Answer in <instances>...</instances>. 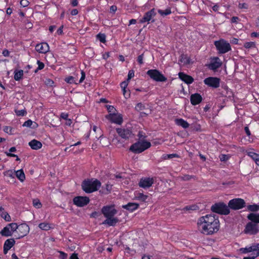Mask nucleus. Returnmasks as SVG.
<instances>
[{
  "mask_svg": "<svg viewBox=\"0 0 259 259\" xmlns=\"http://www.w3.org/2000/svg\"><path fill=\"white\" fill-rule=\"evenodd\" d=\"M179 77L182 80H183L187 84H191L194 81V79L192 78V77L188 75H187L183 72H180L179 73Z\"/></svg>",
  "mask_w": 259,
  "mask_h": 259,
  "instance_id": "5701e85b",
  "label": "nucleus"
},
{
  "mask_svg": "<svg viewBox=\"0 0 259 259\" xmlns=\"http://www.w3.org/2000/svg\"><path fill=\"white\" fill-rule=\"evenodd\" d=\"M33 204L34 207L37 208H40L41 207V204L39 200L38 199H34L33 200Z\"/></svg>",
  "mask_w": 259,
  "mask_h": 259,
  "instance_id": "37998d69",
  "label": "nucleus"
},
{
  "mask_svg": "<svg viewBox=\"0 0 259 259\" xmlns=\"http://www.w3.org/2000/svg\"><path fill=\"white\" fill-rule=\"evenodd\" d=\"M127 81L130 80L134 76V71L133 70H130L128 73Z\"/></svg>",
  "mask_w": 259,
  "mask_h": 259,
  "instance_id": "3c124183",
  "label": "nucleus"
},
{
  "mask_svg": "<svg viewBox=\"0 0 259 259\" xmlns=\"http://www.w3.org/2000/svg\"><path fill=\"white\" fill-rule=\"evenodd\" d=\"M202 97L197 93L192 94L190 97L191 103L193 105L199 104L202 101Z\"/></svg>",
  "mask_w": 259,
  "mask_h": 259,
  "instance_id": "b1692460",
  "label": "nucleus"
},
{
  "mask_svg": "<svg viewBox=\"0 0 259 259\" xmlns=\"http://www.w3.org/2000/svg\"><path fill=\"white\" fill-rule=\"evenodd\" d=\"M122 92H123V94L125 98L127 99L130 97V94H129V93L126 94V88L123 89Z\"/></svg>",
  "mask_w": 259,
  "mask_h": 259,
  "instance_id": "052dcab7",
  "label": "nucleus"
},
{
  "mask_svg": "<svg viewBox=\"0 0 259 259\" xmlns=\"http://www.w3.org/2000/svg\"><path fill=\"white\" fill-rule=\"evenodd\" d=\"M245 206V201L241 198H235L231 199L228 203L229 207L234 210L241 209Z\"/></svg>",
  "mask_w": 259,
  "mask_h": 259,
  "instance_id": "0eeeda50",
  "label": "nucleus"
},
{
  "mask_svg": "<svg viewBox=\"0 0 259 259\" xmlns=\"http://www.w3.org/2000/svg\"><path fill=\"white\" fill-rule=\"evenodd\" d=\"M60 253L61 255L62 259H66L67 256L66 253L63 251H60Z\"/></svg>",
  "mask_w": 259,
  "mask_h": 259,
  "instance_id": "338daca9",
  "label": "nucleus"
},
{
  "mask_svg": "<svg viewBox=\"0 0 259 259\" xmlns=\"http://www.w3.org/2000/svg\"><path fill=\"white\" fill-rule=\"evenodd\" d=\"M175 123L180 126L184 128H188L190 124L189 123L182 118H177L175 120Z\"/></svg>",
  "mask_w": 259,
  "mask_h": 259,
  "instance_id": "bb28decb",
  "label": "nucleus"
},
{
  "mask_svg": "<svg viewBox=\"0 0 259 259\" xmlns=\"http://www.w3.org/2000/svg\"><path fill=\"white\" fill-rule=\"evenodd\" d=\"M198 207L196 205H190L187 206L184 208V209L186 210H196Z\"/></svg>",
  "mask_w": 259,
  "mask_h": 259,
  "instance_id": "09e8293b",
  "label": "nucleus"
},
{
  "mask_svg": "<svg viewBox=\"0 0 259 259\" xmlns=\"http://www.w3.org/2000/svg\"><path fill=\"white\" fill-rule=\"evenodd\" d=\"M128 81H122L121 83H120V87L121 88H122V89H124V88H126L128 85Z\"/></svg>",
  "mask_w": 259,
  "mask_h": 259,
  "instance_id": "6e6d98bb",
  "label": "nucleus"
},
{
  "mask_svg": "<svg viewBox=\"0 0 259 259\" xmlns=\"http://www.w3.org/2000/svg\"><path fill=\"white\" fill-rule=\"evenodd\" d=\"M145 109V106L142 103H138L135 107V109L138 111H141Z\"/></svg>",
  "mask_w": 259,
  "mask_h": 259,
  "instance_id": "ea45409f",
  "label": "nucleus"
},
{
  "mask_svg": "<svg viewBox=\"0 0 259 259\" xmlns=\"http://www.w3.org/2000/svg\"><path fill=\"white\" fill-rule=\"evenodd\" d=\"M70 259H78L77 254L76 253H73L70 257Z\"/></svg>",
  "mask_w": 259,
  "mask_h": 259,
  "instance_id": "774afa93",
  "label": "nucleus"
},
{
  "mask_svg": "<svg viewBox=\"0 0 259 259\" xmlns=\"http://www.w3.org/2000/svg\"><path fill=\"white\" fill-rule=\"evenodd\" d=\"M154 183V180L152 178L145 177L140 179L139 185L140 187L146 189L150 187Z\"/></svg>",
  "mask_w": 259,
  "mask_h": 259,
  "instance_id": "2eb2a0df",
  "label": "nucleus"
},
{
  "mask_svg": "<svg viewBox=\"0 0 259 259\" xmlns=\"http://www.w3.org/2000/svg\"><path fill=\"white\" fill-rule=\"evenodd\" d=\"M0 216L4 219L6 222H11V218L7 212L4 211V208L0 207Z\"/></svg>",
  "mask_w": 259,
  "mask_h": 259,
  "instance_id": "c85d7f7f",
  "label": "nucleus"
},
{
  "mask_svg": "<svg viewBox=\"0 0 259 259\" xmlns=\"http://www.w3.org/2000/svg\"><path fill=\"white\" fill-rule=\"evenodd\" d=\"M151 146V143L147 141H138L132 144L129 150L134 153L139 154L148 149Z\"/></svg>",
  "mask_w": 259,
  "mask_h": 259,
  "instance_id": "7ed1b4c3",
  "label": "nucleus"
},
{
  "mask_svg": "<svg viewBox=\"0 0 259 259\" xmlns=\"http://www.w3.org/2000/svg\"><path fill=\"white\" fill-rule=\"evenodd\" d=\"M118 219L114 217L106 218V219L102 223L103 225H107L108 226H114L118 222Z\"/></svg>",
  "mask_w": 259,
  "mask_h": 259,
  "instance_id": "4be33fe9",
  "label": "nucleus"
},
{
  "mask_svg": "<svg viewBox=\"0 0 259 259\" xmlns=\"http://www.w3.org/2000/svg\"><path fill=\"white\" fill-rule=\"evenodd\" d=\"M16 175L17 178L22 182L25 179V176L22 169L17 170L16 171Z\"/></svg>",
  "mask_w": 259,
  "mask_h": 259,
  "instance_id": "2f4dec72",
  "label": "nucleus"
},
{
  "mask_svg": "<svg viewBox=\"0 0 259 259\" xmlns=\"http://www.w3.org/2000/svg\"><path fill=\"white\" fill-rule=\"evenodd\" d=\"M97 38L101 42H105L106 41V36L104 34L99 33L97 35Z\"/></svg>",
  "mask_w": 259,
  "mask_h": 259,
  "instance_id": "a19ab883",
  "label": "nucleus"
},
{
  "mask_svg": "<svg viewBox=\"0 0 259 259\" xmlns=\"http://www.w3.org/2000/svg\"><path fill=\"white\" fill-rule=\"evenodd\" d=\"M117 212L113 205L104 206L102 208V212L105 218L114 217L117 213Z\"/></svg>",
  "mask_w": 259,
  "mask_h": 259,
  "instance_id": "1a4fd4ad",
  "label": "nucleus"
},
{
  "mask_svg": "<svg viewBox=\"0 0 259 259\" xmlns=\"http://www.w3.org/2000/svg\"><path fill=\"white\" fill-rule=\"evenodd\" d=\"M257 256H256V254L254 253V254H251V256L244 257L243 259H255Z\"/></svg>",
  "mask_w": 259,
  "mask_h": 259,
  "instance_id": "680f3d73",
  "label": "nucleus"
},
{
  "mask_svg": "<svg viewBox=\"0 0 259 259\" xmlns=\"http://www.w3.org/2000/svg\"><path fill=\"white\" fill-rule=\"evenodd\" d=\"M74 205L78 207H83L90 202V199L87 196H76L73 199Z\"/></svg>",
  "mask_w": 259,
  "mask_h": 259,
  "instance_id": "9d476101",
  "label": "nucleus"
},
{
  "mask_svg": "<svg viewBox=\"0 0 259 259\" xmlns=\"http://www.w3.org/2000/svg\"><path fill=\"white\" fill-rule=\"evenodd\" d=\"M211 210L214 212L224 215L228 214L230 213L229 206L224 203H218L212 205Z\"/></svg>",
  "mask_w": 259,
  "mask_h": 259,
  "instance_id": "39448f33",
  "label": "nucleus"
},
{
  "mask_svg": "<svg viewBox=\"0 0 259 259\" xmlns=\"http://www.w3.org/2000/svg\"><path fill=\"white\" fill-rule=\"evenodd\" d=\"M156 15V13L155 9L154 8L152 9L151 10L145 13L143 17L140 20V22L141 23L145 22L149 23L150 21Z\"/></svg>",
  "mask_w": 259,
  "mask_h": 259,
  "instance_id": "4468645a",
  "label": "nucleus"
},
{
  "mask_svg": "<svg viewBox=\"0 0 259 259\" xmlns=\"http://www.w3.org/2000/svg\"><path fill=\"white\" fill-rule=\"evenodd\" d=\"M197 226L201 233L211 235L219 231L220 222L218 218L214 215L206 214L198 219Z\"/></svg>",
  "mask_w": 259,
  "mask_h": 259,
  "instance_id": "f257e3e1",
  "label": "nucleus"
},
{
  "mask_svg": "<svg viewBox=\"0 0 259 259\" xmlns=\"http://www.w3.org/2000/svg\"><path fill=\"white\" fill-rule=\"evenodd\" d=\"M2 54L5 57H8L10 55V52L8 50L5 49L3 51Z\"/></svg>",
  "mask_w": 259,
  "mask_h": 259,
  "instance_id": "bf43d9fd",
  "label": "nucleus"
},
{
  "mask_svg": "<svg viewBox=\"0 0 259 259\" xmlns=\"http://www.w3.org/2000/svg\"><path fill=\"white\" fill-rule=\"evenodd\" d=\"M158 13L162 16H165L170 14L171 13V11L170 8H167L165 10L159 9L158 10Z\"/></svg>",
  "mask_w": 259,
  "mask_h": 259,
  "instance_id": "c9c22d12",
  "label": "nucleus"
},
{
  "mask_svg": "<svg viewBox=\"0 0 259 259\" xmlns=\"http://www.w3.org/2000/svg\"><path fill=\"white\" fill-rule=\"evenodd\" d=\"M17 232L19 233V238H22L26 236L29 232V227L26 224H21L18 225L16 224Z\"/></svg>",
  "mask_w": 259,
  "mask_h": 259,
  "instance_id": "ddd939ff",
  "label": "nucleus"
},
{
  "mask_svg": "<svg viewBox=\"0 0 259 259\" xmlns=\"http://www.w3.org/2000/svg\"><path fill=\"white\" fill-rule=\"evenodd\" d=\"M147 74L149 75L151 79L156 81L164 82L167 80V78L157 69L149 70L147 72Z\"/></svg>",
  "mask_w": 259,
  "mask_h": 259,
  "instance_id": "423d86ee",
  "label": "nucleus"
},
{
  "mask_svg": "<svg viewBox=\"0 0 259 259\" xmlns=\"http://www.w3.org/2000/svg\"><path fill=\"white\" fill-rule=\"evenodd\" d=\"M101 183L97 179H88L83 181L81 187L82 190L87 193L97 191L101 187Z\"/></svg>",
  "mask_w": 259,
  "mask_h": 259,
  "instance_id": "f03ea898",
  "label": "nucleus"
},
{
  "mask_svg": "<svg viewBox=\"0 0 259 259\" xmlns=\"http://www.w3.org/2000/svg\"><path fill=\"white\" fill-rule=\"evenodd\" d=\"M138 137H139V140H145V138L147 137L146 134L143 131H140L138 133Z\"/></svg>",
  "mask_w": 259,
  "mask_h": 259,
  "instance_id": "79ce46f5",
  "label": "nucleus"
},
{
  "mask_svg": "<svg viewBox=\"0 0 259 259\" xmlns=\"http://www.w3.org/2000/svg\"><path fill=\"white\" fill-rule=\"evenodd\" d=\"M35 50L40 53H46L49 50V46L46 42L37 44L35 46Z\"/></svg>",
  "mask_w": 259,
  "mask_h": 259,
  "instance_id": "412c9836",
  "label": "nucleus"
},
{
  "mask_svg": "<svg viewBox=\"0 0 259 259\" xmlns=\"http://www.w3.org/2000/svg\"><path fill=\"white\" fill-rule=\"evenodd\" d=\"M139 206V204L136 203L130 202L126 205H123V208L131 211H133L137 209Z\"/></svg>",
  "mask_w": 259,
  "mask_h": 259,
  "instance_id": "cd10ccee",
  "label": "nucleus"
},
{
  "mask_svg": "<svg viewBox=\"0 0 259 259\" xmlns=\"http://www.w3.org/2000/svg\"><path fill=\"white\" fill-rule=\"evenodd\" d=\"M247 155L250 157L254 161L258 157L259 154H257L253 152L250 151L247 153Z\"/></svg>",
  "mask_w": 259,
  "mask_h": 259,
  "instance_id": "58836bf2",
  "label": "nucleus"
},
{
  "mask_svg": "<svg viewBox=\"0 0 259 259\" xmlns=\"http://www.w3.org/2000/svg\"><path fill=\"white\" fill-rule=\"evenodd\" d=\"M5 153L8 157H16V161H20V159L18 157V156L17 155H15V154H13V153H11L8 152H5Z\"/></svg>",
  "mask_w": 259,
  "mask_h": 259,
  "instance_id": "49530a36",
  "label": "nucleus"
},
{
  "mask_svg": "<svg viewBox=\"0 0 259 259\" xmlns=\"http://www.w3.org/2000/svg\"><path fill=\"white\" fill-rule=\"evenodd\" d=\"M247 219L255 223H259V213H250L247 216Z\"/></svg>",
  "mask_w": 259,
  "mask_h": 259,
  "instance_id": "c756f323",
  "label": "nucleus"
},
{
  "mask_svg": "<svg viewBox=\"0 0 259 259\" xmlns=\"http://www.w3.org/2000/svg\"><path fill=\"white\" fill-rule=\"evenodd\" d=\"M244 47L246 49H250L255 48V43L253 41L246 42L244 44Z\"/></svg>",
  "mask_w": 259,
  "mask_h": 259,
  "instance_id": "4c0bfd02",
  "label": "nucleus"
},
{
  "mask_svg": "<svg viewBox=\"0 0 259 259\" xmlns=\"http://www.w3.org/2000/svg\"><path fill=\"white\" fill-rule=\"evenodd\" d=\"M106 118L110 120L111 122L121 124L123 122L122 116L120 114H109L106 115Z\"/></svg>",
  "mask_w": 259,
  "mask_h": 259,
  "instance_id": "dca6fc26",
  "label": "nucleus"
},
{
  "mask_svg": "<svg viewBox=\"0 0 259 259\" xmlns=\"http://www.w3.org/2000/svg\"><path fill=\"white\" fill-rule=\"evenodd\" d=\"M247 208L249 210L251 211H257L259 210V205L252 204L249 205L247 206Z\"/></svg>",
  "mask_w": 259,
  "mask_h": 259,
  "instance_id": "e433bc0d",
  "label": "nucleus"
},
{
  "mask_svg": "<svg viewBox=\"0 0 259 259\" xmlns=\"http://www.w3.org/2000/svg\"><path fill=\"white\" fill-rule=\"evenodd\" d=\"M29 4V2L27 0H21L20 1V5L23 7H27Z\"/></svg>",
  "mask_w": 259,
  "mask_h": 259,
  "instance_id": "603ef678",
  "label": "nucleus"
},
{
  "mask_svg": "<svg viewBox=\"0 0 259 259\" xmlns=\"http://www.w3.org/2000/svg\"><path fill=\"white\" fill-rule=\"evenodd\" d=\"M23 126L26 127H32V128H35L38 126L36 122H33L31 120L29 119L24 122L23 124Z\"/></svg>",
  "mask_w": 259,
  "mask_h": 259,
  "instance_id": "f704fd0d",
  "label": "nucleus"
},
{
  "mask_svg": "<svg viewBox=\"0 0 259 259\" xmlns=\"http://www.w3.org/2000/svg\"><path fill=\"white\" fill-rule=\"evenodd\" d=\"M110 10L111 12H112L113 13L115 12V11L117 10V7L116 6L113 5L110 7Z\"/></svg>",
  "mask_w": 259,
  "mask_h": 259,
  "instance_id": "69168bd1",
  "label": "nucleus"
},
{
  "mask_svg": "<svg viewBox=\"0 0 259 259\" xmlns=\"http://www.w3.org/2000/svg\"><path fill=\"white\" fill-rule=\"evenodd\" d=\"M214 45L219 54H225L231 50L230 44L223 39L215 41Z\"/></svg>",
  "mask_w": 259,
  "mask_h": 259,
  "instance_id": "20e7f679",
  "label": "nucleus"
},
{
  "mask_svg": "<svg viewBox=\"0 0 259 259\" xmlns=\"http://www.w3.org/2000/svg\"><path fill=\"white\" fill-rule=\"evenodd\" d=\"M222 63L219 57H213L211 58L210 63L208 65V67L212 70H215L221 66Z\"/></svg>",
  "mask_w": 259,
  "mask_h": 259,
  "instance_id": "6ab92c4d",
  "label": "nucleus"
},
{
  "mask_svg": "<svg viewBox=\"0 0 259 259\" xmlns=\"http://www.w3.org/2000/svg\"><path fill=\"white\" fill-rule=\"evenodd\" d=\"M15 241L13 238L6 240L4 244V253L6 254L8 251L14 246Z\"/></svg>",
  "mask_w": 259,
  "mask_h": 259,
  "instance_id": "aec40b11",
  "label": "nucleus"
},
{
  "mask_svg": "<svg viewBox=\"0 0 259 259\" xmlns=\"http://www.w3.org/2000/svg\"><path fill=\"white\" fill-rule=\"evenodd\" d=\"M116 132L121 138L125 140L131 137L132 135V131L127 128H117Z\"/></svg>",
  "mask_w": 259,
  "mask_h": 259,
  "instance_id": "a211bd4d",
  "label": "nucleus"
},
{
  "mask_svg": "<svg viewBox=\"0 0 259 259\" xmlns=\"http://www.w3.org/2000/svg\"><path fill=\"white\" fill-rule=\"evenodd\" d=\"M78 10L76 9H73L71 10L70 14L72 16L76 15L78 14Z\"/></svg>",
  "mask_w": 259,
  "mask_h": 259,
  "instance_id": "e2e57ef3",
  "label": "nucleus"
},
{
  "mask_svg": "<svg viewBox=\"0 0 259 259\" xmlns=\"http://www.w3.org/2000/svg\"><path fill=\"white\" fill-rule=\"evenodd\" d=\"M15 113L18 116H23L26 114V111L25 110H16Z\"/></svg>",
  "mask_w": 259,
  "mask_h": 259,
  "instance_id": "c03bdc74",
  "label": "nucleus"
},
{
  "mask_svg": "<svg viewBox=\"0 0 259 259\" xmlns=\"http://www.w3.org/2000/svg\"><path fill=\"white\" fill-rule=\"evenodd\" d=\"M245 233L250 235H254L256 234L258 231V225L256 224L252 223H248L247 224L244 230Z\"/></svg>",
  "mask_w": 259,
  "mask_h": 259,
  "instance_id": "f3484780",
  "label": "nucleus"
},
{
  "mask_svg": "<svg viewBox=\"0 0 259 259\" xmlns=\"http://www.w3.org/2000/svg\"><path fill=\"white\" fill-rule=\"evenodd\" d=\"M112 185L110 184H107L106 185V190L107 191V193H109L110 192L112 189Z\"/></svg>",
  "mask_w": 259,
  "mask_h": 259,
  "instance_id": "5fc2aeb1",
  "label": "nucleus"
},
{
  "mask_svg": "<svg viewBox=\"0 0 259 259\" xmlns=\"http://www.w3.org/2000/svg\"><path fill=\"white\" fill-rule=\"evenodd\" d=\"M85 77V74L83 71H81V77L78 81H77V78L75 76H68L65 78V81L69 84H77L81 83L84 80Z\"/></svg>",
  "mask_w": 259,
  "mask_h": 259,
  "instance_id": "9b49d317",
  "label": "nucleus"
},
{
  "mask_svg": "<svg viewBox=\"0 0 259 259\" xmlns=\"http://www.w3.org/2000/svg\"><path fill=\"white\" fill-rule=\"evenodd\" d=\"M148 197V195L142 193L137 192L135 193V199L142 202H145Z\"/></svg>",
  "mask_w": 259,
  "mask_h": 259,
  "instance_id": "7c9ffc66",
  "label": "nucleus"
},
{
  "mask_svg": "<svg viewBox=\"0 0 259 259\" xmlns=\"http://www.w3.org/2000/svg\"><path fill=\"white\" fill-rule=\"evenodd\" d=\"M240 251L242 253L252 252L251 254H254V252H255L254 243H252L251 245L247 246L244 248H241Z\"/></svg>",
  "mask_w": 259,
  "mask_h": 259,
  "instance_id": "a878e982",
  "label": "nucleus"
},
{
  "mask_svg": "<svg viewBox=\"0 0 259 259\" xmlns=\"http://www.w3.org/2000/svg\"><path fill=\"white\" fill-rule=\"evenodd\" d=\"M178 155L176 154H167L165 156V158L170 159L174 157H178Z\"/></svg>",
  "mask_w": 259,
  "mask_h": 259,
  "instance_id": "4d7b16f0",
  "label": "nucleus"
},
{
  "mask_svg": "<svg viewBox=\"0 0 259 259\" xmlns=\"http://www.w3.org/2000/svg\"><path fill=\"white\" fill-rule=\"evenodd\" d=\"M255 252H254L256 254V256H259V243H254Z\"/></svg>",
  "mask_w": 259,
  "mask_h": 259,
  "instance_id": "de8ad7c7",
  "label": "nucleus"
},
{
  "mask_svg": "<svg viewBox=\"0 0 259 259\" xmlns=\"http://www.w3.org/2000/svg\"><path fill=\"white\" fill-rule=\"evenodd\" d=\"M204 83L209 87L217 88L220 86V79L217 77H209L204 80Z\"/></svg>",
  "mask_w": 259,
  "mask_h": 259,
  "instance_id": "f8f14e48",
  "label": "nucleus"
},
{
  "mask_svg": "<svg viewBox=\"0 0 259 259\" xmlns=\"http://www.w3.org/2000/svg\"><path fill=\"white\" fill-rule=\"evenodd\" d=\"M244 131L246 134V135L248 136H250V135H251V133H250V132L249 131V128L247 127V126H245V128H244Z\"/></svg>",
  "mask_w": 259,
  "mask_h": 259,
  "instance_id": "0e129e2a",
  "label": "nucleus"
},
{
  "mask_svg": "<svg viewBox=\"0 0 259 259\" xmlns=\"http://www.w3.org/2000/svg\"><path fill=\"white\" fill-rule=\"evenodd\" d=\"M23 76V70H20L18 71L15 70L14 72V79L16 81L20 80Z\"/></svg>",
  "mask_w": 259,
  "mask_h": 259,
  "instance_id": "72a5a7b5",
  "label": "nucleus"
},
{
  "mask_svg": "<svg viewBox=\"0 0 259 259\" xmlns=\"http://www.w3.org/2000/svg\"><path fill=\"white\" fill-rule=\"evenodd\" d=\"M28 145L33 150H38L42 147L41 143L34 139L30 141Z\"/></svg>",
  "mask_w": 259,
  "mask_h": 259,
  "instance_id": "393cba45",
  "label": "nucleus"
},
{
  "mask_svg": "<svg viewBox=\"0 0 259 259\" xmlns=\"http://www.w3.org/2000/svg\"><path fill=\"white\" fill-rule=\"evenodd\" d=\"M38 227L40 229L45 231H48L52 228L51 224L45 222L40 223Z\"/></svg>",
  "mask_w": 259,
  "mask_h": 259,
  "instance_id": "473e14b6",
  "label": "nucleus"
},
{
  "mask_svg": "<svg viewBox=\"0 0 259 259\" xmlns=\"http://www.w3.org/2000/svg\"><path fill=\"white\" fill-rule=\"evenodd\" d=\"M37 64L38 65V67H37V69L35 71V72H36L37 70L42 69L45 67L44 64L39 60L37 61Z\"/></svg>",
  "mask_w": 259,
  "mask_h": 259,
  "instance_id": "a18cd8bd",
  "label": "nucleus"
},
{
  "mask_svg": "<svg viewBox=\"0 0 259 259\" xmlns=\"http://www.w3.org/2000/svg\"><path fill=\"white\" fill-rule=\"evenodd\" d=\"M143 58H144V54H142L138 56L137 61L140 64H142L143 63Z\"/></svg>",
  "mask_w": 259,
  "mask_h": 259,
  "instance_id": "864d4df0",
  "label": "nucleus"
},
{
  "mask_svg": "<svg viewBox=\"0 0 259 259\" xmlns=\"http://www.w3.org/2000/svg\"><path fill=\"white\" fill-rule=\"evenodd\" d=\"M16 223L9 224L5 227L0 232V234L5 237L11 236L14 232L17 231Z\"/></svg>",
  "mask_w": 259,
  "mask_h": 259,
  "instance_id": "6e6552de",
  "label": "nucleus"
},
{
  "mask_svg": "<svg viewBox=\"0 0 259 259\" xmlns=\"http://www.w3.org/2000/svg\"><path fill=\"white\" fill-rule=\"evenodd\" d=\"M239 18L238 17L234 16L231 18V22L233 23H237Z\"/></svg>",
  "mask_w": 259,
  "mask_h": 259,
  "instance_id": "13d9d810",
  "label": "nucleus"
},
{
  "mask_svg": "<svg viewBox=\"0 0 259 259\" xmlns=\"http://www.w3.org/2000/svg\"><path fill=\"white\" fill-rule=\"evenodd\" d=\"M219 158L221 161H225L228 159L229 157L226 155L221 154L220 155Z\"/></svg>",
  "mask_w": 259,
  "mask_h": 259,
  "instance_id": "8fccbe9b",
  "label": "nucleus"
}]
</instances>
